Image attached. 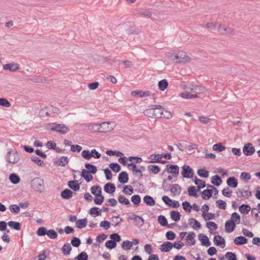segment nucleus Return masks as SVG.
<instances>
[{"label": "nucleus", "instance_id": "62", "mask_svg": "<svg viewBox=\"0 0 260 260\" xmlns=\"http://www.w3.org/2000/svg\"><path fill=\"white\" fill-rule=\"evenodd\" d=\"M105 246L107 248L113 249L116 246V243L112 240H108L106 242Z\"/></svg>", "mask_w": 260, "mask_h": 260}, {"label": "nucleus", "instance_id": "31", "mask_svg": "<svg viewBox=\"0 0 260 260\" xmlns=\"http://www.w3.org/2000/svg\"><path fill=\"white\" fill-rule=\"evenodd\" d=\"M196 235L193 232H190L188 236L186 237V240L188 243H190L191 245H194L196 243V240L194 239Z\"/></svg>", "mask_w": 260, "mask_h": 260}, {"label": "nucleus", "instance_id": "3", "mask_svg": "<svg viewBox=\"0 0 260 260\" xmlns=\"http://www.w3.org/2000/svg\"><path fill=\"white\" fill-rule=\"evenodd\" d=\"M190 58L186 53L183 51H179L175 56L173 59L176 63H186L189 61Z\"/></svg>", "mask_w": 260, "mask_h": 260}, {"label": "nucleus", "instance_id": "48", "mask_svg": "<svg viewBox=\"0 0 260 260\" xmlns=\"http://www.w3.org/2000/svg\"><path fill=\"white\" fill-rule=\"evenodd\" d=\"M121 247L123 249H131L132 247V242L128 240L124 241L121 244Z\"/></svg>", "mask_w": 260, "mask_h": 260}, {"label": "nucleus", "instance_id": "63", "mask_svg": "<svg viewBox=\"0 0 260 260\" xmlns=\"http://www.w3.org/2000/svg\"><path fill=\"white\" fill-rule=\"evenodd\" d=\"M0 105L9 108L11 106L10 102L6 99L0 98Z\"/></svg>", "mask_w": 260, "mask_h": 260}, {"label": "nucleus", "instance_id": "8", "mask_svg": "<svg viewBox=\"0 0 260 260\" xmlns=\"http://www.w3.org/2000/svg\"><path fill=\"white\" fill-rule=\"evenodd\" d=\"M255 152V148L250 143L246 144L243 148V152L246 156L252 155Z\"/></svg>", "mask_w": 260, "mask_h": 260}, {"label": "nucleus", "instance_id": "40", "mask_svg": "<svg viewBox=\"0 0 260 260\" xmlns=\"http://www.w3.org/2000/svg\"><path fill=\"white\" fill-rule=\"evenodd\" d=\"M69 162L68 158L67 156H61L58 161L57 162V164L58 166L64 167L66 166Z\"/></svg>", "mask_w": 260, "mask_h": 260}, {"label": "nucleus", "instance_id": "12", "mask_svg": "<svg viewBox=\"0 0 260 260\" xmlns=\"http://www.w3.org/2000/svg\"><path fill=\"white\" fill-rule=\"evenodd\" d=\"M214 243L217 246L223 248L225 246V240L221 236L219 235L215 236L213 240Z\"/></svg>", "mask_w": 260, "mask_h": 260}, {"label": "nucleus", "instance_id": "50", "mask_svg": "<svg viewBox=\"0 0 260 260\" xmlns=\"http://www.w3.org/2000/svg\"><path fill=\"white\" fill-rule=\"evenodd\" d=\"M9 208L11 212L13 214H16L20 212L19 206L16 204L10 205Z\"/></svg>", "mask_w": 260, "mask_h": 260}, {"label": "nucleus", "instance_id": "52", "mask_svg": "<svg viewBox=\"0 0 260 260\" xmlns=\"http://www.w3.org/2000/svg\"><path fill=\"white\" fill-rule=\"evenodd\" d=\"M82 156L86 159H89L93 154L91 153V151L90 152L89 150H83L81 153Z\"/></svg>", "mask_w": 260, "mask_h": 260}, {"label": "nucleus", "instance_id": "45", "mask_svg": "<svg viewBox=\"0 0 260 260\" xmlns=\"http://www.w3.org/2000/svg\"><path fill=\"white\" fill-rule=\"evenodd\" d=\"M31 160L36 163L39 166L43 167L45 165L44 161L37 156H31Z\"/></svg>", "mask_w": 260, "mask_h": 260}, {"label": "nucleus", "instance_id": "29", "mask_svg": "<svg viewBox=\"0 0 260 260\" xmlns=\"http://www.w3.org/2000/svg\"><path fill=\"white\" fill-rule=\"evenodd\" d=\"M87 223V220L86 218L80 219L76 221V226L79 229H82L85 228Z\"/></svg>", "mask_w": 260, "mask_h": 260}, {"label": "nucleus", "instance_id": "21", "mask_svg": "<svg viewBox=\"0 0 260 260\" xmlns=\"http://www.w3.org/2000/svg\"><path fill=\"white\" fill-rule=\"evenodd\" d=\"M129 219H134L136 224L139 226H142L144 223V219L135 214H133L132 217H129Z\"/></svg>", "mask_w": 260, "mask_h": 260}, {"label": "nucleus", "instance_id": "49", "mask_svg": "<svg viewBox=\"0 0 260 260\" xmlns=\"http://www.w3.org/2000/svg\"><path fill=\"white\" fill-rule=\"evenodd\" d=\"M122 192L126 194L131 195L133 192V187L130 185H126L122 190Z\"/></svg>", "mask_w": 260, "mask_h": 260}, {"label": "nucleus", "instance_id": "26", "mask_svg": "<svg viewBox=\"0 0 260 260\" xmlns=\"http://www.w3.org/2000/svg\"><path fill=\"white\" fill-rule=\"evenodd\" d=\"M247 242V239L243 236L237 237L234 239V243L236 245H241L244 244H246Z\"/></svg>", "mask_w": 260, "mask_h": 260}, {"label": "nucleus", "instance_id": "55", "mask_svg": "<svg viewBox=\"0 0 260 260\" xmlns=\"http://www.w3.org/2000/svg\"><path fill=\"white\" fill-rule=\"evenodd\" d=\"M81 244V241L79 238L74 237L71 240V244L75 247H78Z\"/></svg>", "mask_w": 260, "mask_h": 260}, {"label": "nucleus", "instance_id": "22", "mask_svg": "<svg viewBox=\"0 0 260 260\" xmlns=\"http://www.w3.org/2000/svg\"><path fill=\"white\" fill-rule=\"evenodd\" d=\"M228 185L232 188H236L238 185V181L234 177H230L226 180Z\"/></svg>", "mask_w": 260, "mask_h": 260}, {"label": "nucleus", "instance_id": "41", "mask_svg": "<svg viewBox=\"0 0 260 260\" xmlns=\"http://www.w3.org/2000/svg\"><path fill=\"white\" fill-rule=\"evenodd\" d=\"M88 255L85 251L81 252L74 258L75 260H88Z\"/></svg>", "mask_w": 260, "mask_h": 260}, {"label": "nucleus", "instance_id": "23", "mask_svg": "<svg viewBox=\"0 0 260 260\" xmlns=\"http://www.w3.org/2000/svg\"><path fill=\"white\" fill-rule=\"evenodd\" d=\"M90 172L86 169H83L82 171L81 175L87 182L91 181L93 179V176L90 174Z\"/></svg>", "mask_w": 260, "mask_h": 260}, {"label": "nucleus", "instance_id": "59", "mask_svg": "<svg viewBox=\"0 0 260 260\" xmlns=\"http://www.w3.org/2000/svg\"><path fill=\"white\" fill-rule=\"evenodd\" d=\"M216 206L221 209L224 210L226 207V203L221 200H217L216 202Z\"/></svg>", "mask_w": 260, "mask_h": 260}, {"label": "nucleus", "instance_id": "39", "mask_svg": "<svg viewBox=\"0 0 260 260\" xmlns=\"http://www.w3.org/2000/svg\"><path fill=\"white\" fill-rule=\"evenodd\" d=\"M180 96L183 99H190L192 98H197V96L196 94H192L188 91H185L180 93Z\"/></svg>", "mask_w": 260, "mask_h": 260}, {"label": "nucleus", "instance_id": "47", "mask_svg": "<svg viewBox=\"0 0 260 260\" xmlns=\"http://www.w3.org/2000/svg\"><path fill=\"white\" fill-rule=\"evenodd\" d=\"M158 222L161 225L164 226L168 225L167 219L164 215H159L158 217Z\"/></svg>", "mask_w": 260, "mask_h": 260}, {"label": "nucleus", "instance_id": "57", "mask_svg": "<svg viewBox=\"0 0 260 260\" xmlns=\"http://www.w3.org/2000/svg\"><path fill=\"white\" fill-rule=\"evenodd\" d=\"M101 210H99V208L98 207H92L89 210V214L90 215L95 214L96 216H99L101 215Z\"/></svg>", "mask_w": 260, "mask_h": 260}, {"label": "nucleus", "instance_id": "4", "mask_svg": "<svg viewBox=\"0 0 260 260\" xmlns=\"http://www.w3.org/2000/svg\"><path fill=\"white\" fill-rule=\"evenodd\" d=\"M20 159L19 154L15 151H9L6 155V159L10 163L16 164L19 161Z\"/></svg>", "mask_w": 260, "mask_h": 260}, {"label": "nucleus", "instance_id": "42", "mask_svg": "<svg viewBox=\"0 0 260 260\" xmlns=\"http://www.w3.org/2000/svg\"><path fill=\"white\" fill-rule=\"evenodd\" d=\"M85 167L86 169H87L88 171L90 172V173L94 174L97 172V168L96 166L91 165L88 163H86L85 165Z\"/></svg>", "mask_w": 260, "mask_h": 260}, {"label": "nucleus", "instance_id": "53", "mask_svg": "<svg viewBox=\"0 0 260 260\" xmlns=\"http://www.w3.org/2000/svg\"><path fill=\"white\" fill-rule=\"evenodd\" d=\"M230 220H233L235 223L239 224L240 221V215L236 212L233 213L232 214L231 219Z\"/></svg>", "mask_w": 260, "mask_h": 260}, {"label": "nucleus", "instance_id": "33", "mask_svg": "<svg viewBox=\"0 0 260 260\" xmlns=\"http://www.w3.org/2000/svg\"><path fill=\"white\" fill-rule=\"evenodd\" d=\"M211 179V183L216 186H219L222 182L221 179L217 175L212 176Z\"/></svg>", "mask_w": 260, "mask_h": 260}, {"label": "nucleus", "instance_id": "15", "mask_svg": "<svg viewBox=\"0 0 260 260\" xmlns=\"http://www.w3.org/2000/svg\"><path fill=\"white\" fill-rule=\"evenodd\" d=\"M4 70H8L10 71L14 72L19 68V65L17 63H11L6 64L3 66Z\"/></svg>", "mask_w": 260, "mask_h": 260}, {"label": "nucleus", "instance_id": "30", "mask_svg": "<svg viewBox=\"0 0 260 260\" xmlns=\"http://www.w3.org/2000/svg\"><path fill=\"white\" fill-rule=\"evenodd\" d=\"M8 225L15 230L19 231L21 229V223L19 222L10 221L8 222Z\"/></svg>", "mask_w": 260, "mask_h": 260}, {"label": "nucleus", "instance_id": "5", "mask_svg": "<svg viewBox=\"0 0 260 260\" xmlns=\"http://www.w3.org/2000/svg\"><path fill=\"white\" fill-rule=\"evenodd\" d=\"M206 184L205 182L203 181L202 185H198L197 189H196L195 186H189L188 187V195L189 196L193 197L194 198H198V195L197 193V191H200L201 188L205 187Z\"/></svg>", "mask_w": 260, "mask_h": 260}, {"label": "nucleus", "instance_id": "54", "mask_svg": "<svg viewBox=\"0 0 260 260\" xmlns=\"http://www.w3.org/2000/svg\"><path fill=\"white\" fill-rule=\"evenodd\" d=\"M47 236L52 239H54L57 238V234L56 232L53 230H49L47 232Z\"/></svg>", "mask_w": 260, "mask_h": 260}, {"label": "nucleus", "instance_id": "24", "mask_svg": "<svg viewBox=\"0 0 260 260\" xmlns=\"http://www.w3.org/2000/svg\"><path fill=\"white\" fill-rule=\"evenodd\" d=\"M91 192L95 197H98L102 194V188L100 186L94 185L90 188Z\"/></svg>", "mask_w": 260, "mask_h": 260}, {"label": "nucleus", "instance_id": "61", "mask_svg": "<svg viewBox=\"0 0 260 260\" xmlns=\"http://www.w3.org/2000/svg\"><path fill=\"white\" fill-rule=\"evenodd\" d=\"M132 202L135 205L139 204L141 202L140 196L138 194H135L131 198Z\"/></svg>", "mask_w": 260, "mask_h": 260}, {"label": "nucleus", "instance_id": "19", "mask_svg": "<svg viewBox=\"0 0 260 260\" xmlns=\"http://www.w3.org/2000/svg\"><path fill=\"white\" fill-rule=\"evenodd\" d=\"M128 180V176L126 172L123 171L118 175V181L121 183H126Z\"/></svg>", "mask_w": 260, "mask_h": 260}, {"label": "nucleus", "instance_id": "16", "mask_svg": "<svg viewBox=\"0 0 260 260\" xmlns=\"http://www.w3.org/2000/svg\"><path fill=\"white\" fill-rule=\"evenodd\" d=\"M181 187L178 184H175L172 185L170 188V191L173 196L179 195L181 193Z\"/></svg>", "mask_w": 260, "mask_h": 260}, {"label": "nucleus", "instance_id": "14", "mask_svg": "<svg viewBox=\"0 0 260 260\" xmlns=\"http://www.w3.org/2000/svg\"><path fill=\"white\" fill-rule=\"evenodd\" d=\"M173 247V244L170 242H164L160 247V250L164 252L169 251Z\"/></svg>", "mask_w": 260, "mask_h": 260}, {"label": "nucleus", "instance_id": "27", "mask_svg": "<svg viewBox=\"0 0 260 260\" xmlns=\"http://www.w3.org/2000/svg\"><path fill=\"white\" fill-rule=\"evenodd\" d=\"M143 201L145 203L150 206H153L155 204V201L153 198L148 195L144 197Z\"/></svg>", "mask_w": 260, "mask_h": 260}, {"label": "nucleus", "instance_id": "25", "mask_svg": "<svg viewBox=\"0 0 260 260\" xmlns=\"http://www.w3.org/2000/svg\"><path fill=\"white\" fill-rule=\"evenodd\" d=\"M60 196L63 199H69L72 197L73 192L69 189H65L61 192Z\"/></svg>", "mask_w": 260, "mask_h": 260}, {"label": "nucleus", "instance_id": "10", "mask_svg": "<svg viewBox=\"0 0 260 260\" xmlns=\"http://www.w3.org/2000/svg\"><path fill=\"white\" fill-rule=\"evenodd\" d=\"M154 110V118H161L163 115L164 108L160 105H151Z\"/></svg>", "mask_w": 260, "mask_h": 260}, {"label": "nucleus", "instance_id": "1", "mask_svg": "<svg viewBox=\"0 0 260 260\" xmlns=\"http://www.w3.org/2000/svg\"><path fill=\"white\" fill-rule=\"evenodd\" d=\"M31 187L36 191L42 192L44 189V181L40 177H36L31 181Z\"/></svg>", "mask_w": 260, "mask_h": 260}, {"label": "nucleus", "instance_id": "2", "mask_svg": "<svg viewBox=\"0 0 260 260\" xmlns=\"http://www.w3.org/2000/svg\"><path fill=\"white\" fill-rule=\"evenodd\" d=\"M114 124L112 122H104L101 124H96L95 130H99L100 133H108L112 131L114 127Z\"/></svg>", "mask_w": 260, "mask_h": 260}, {"label": "nucleus", "instance_id": "35", "mask_svg": "<svg viewBox=\"0 0 260 260\" xmlns=\"http://www.w3.org/2000/svg\"><path fill=\"white\" fill-rule=\"evenodd\" d=\"M158 86L160 90L164 91L168 86V82L167 80L162 79L158 82Z\"/></svg>", "mask_w": 260, "mask_h": 260}, {"label": "nucleus", "instance_id": "64", "mask_svg": "<svg viewBox=\"0 0 260 260\" xmlns=\"http://www.w3.org/2000/svg\"><path fill=\"white\" fill-rule=\"evenodd\" d=\"M225 256L228 260H237L236 254L231 252H228L225 254Z\"/></svg>", "mask_w": 260, "mask_h": 260}, {"label": "nucleus", "instance_id": "38", "mask_svg": "<svg viewBox=\"0 0 260 260\" xmlns=\"http://www.w3.org/2000/svg\"><path fill=\"white\" fill-rule=\"evenodd\" d=\"M171 217L172 220L177 221L180 220L181 215L180 213L177 211H172L170 213Z\"/></svg>", "mask_w": 260, "mask_h": 260}, {"label": "nucleus", "instance_id": "20", "mask_svg": "<svg viewBox=\"0 0 260 260\" xmlns=\"http://www.w3.org/2000/svg\"><path fill=\"white\" fill-rule=\"evenodd\" d=\"M137 14L139 15L150 18L152 16L151 13L148 10L144 8H139L137 10Z\"/></svg>", "mask_w": 260, "mask_h": 260}, {"label": "nucleus", "instance_id": "56", "mask_svg": "<svg viewBox=\"0 0 260 260\" xmlns=\"http://www.w3.org/2000/svg\"><path fill=\"white\" fill-rule=\"evenodd\" d=\"M197 173L201 177L207 178L209 176V172L204 169H199Z\"/></svg>", "mask_w": 260, "mask_h": 260}, {"label": "nucleus", "instance_id": "43", "mask_svg": "<svg viewBox=\"0 0 260 260\" xmlns=\"http://www.w3.org/2000/svg\"><path fill=\"white\" fill-rule=\"evenodd\" d=\"M9 179L10 181L14 184L18 183L20 181V178L18 176L14 173L10 175Z\"/></svg>", "mask_w": 260, "mask_h": 260}, {"label": "nucleus", "instance_id": "17", "mask_svg": "<svg viewBox=\"0 0 260 260\" xmlns=\"http://www.w3.org/2000/svg\"><path fill=\"white\" fill-rule=\"evenodd\" d=\"M199 239L201 241L202 244L204 246H209L211 245V243L209 240L208 237L202 234L199 235Z\"/></svg>", "mask_w": 260, "mask_h": 260}, {"label": "nucleus", "instance_id": "6", "mask_svg": "<svg viewBox=\"0 0 260 260\" xmlns=\"http://www.w3.org/2000/svg\"><path fill=\"white\" fill-rule=\"evenodd\" d=\"M50 130L56 131L61 134H66L69 131V128L64 124H56L52 126L50 128Z\"/></svg>", "mask_w": 260, "mask_h": 260}, {"label": "nucleus", "instance_id": "28", "mask_svg": "<svg viewBox=\"0 0 260 260\" xmlns=\"http://www.w3.org/2000/svg\"><path fill=\"white\" fill-rule=\"evenodd\" d=\"M71 250V246L70 244L68 243L64 244L63 247L61 248L62 253L65 255L70 254Z\"/></svg>", "mask_w": 260, "mask_h": 260}, {"label": "nucleus", "instance_id": "13", "mask_svg": "<svg viewBox=\"0 0 260 260\" xmlns=\"http://www.w3.org/2000/svg\"><path fill=\"white\" fill-rule=\"evenodd\" d=\"M236 227V223L233 220H227L225 223V231L227 233L232 232Z\"/></svg>", "mask_w": 260, "mask_h": 260}, {"label": "nucleus", "instance_id": "7", "mask_svg": "<svg viewBox=\"0 0 260 260\" xmlns=\"http://www.w3.org/2000/svg\"><path fill=\"white\" fill-rule=\"evenodd\" d=\"M182 168L181 174L184 178H191L193 177V170L189 166L184 165Z\"/></svg>", "mask_w": 260, "mask_h": 260}, {"label": "nucleus", "instance_id": "34", "mask_svg": "<svg viewBox=\"0 0 260 260\" xmlns=\"http://www.w3.org/2000/svg\"><path fill=\"white\" fill-rule=\"evenodd\" d=\"M202 197L204 200H208L212 194V190L211 189H205L202 192Z\"/></svg>", "mask_w": 260, "mask_h": 260}, {"label": "nucleus", "instance_id": "37", "mask_svg": "<svg viewBox=\"0 0 260 260\" xmlns=\"http://www.w3.org/2000/svg\"><path fill=\"white\" fill-rule=\"evenodd\" d=\"M148 170L150 173L156 174L160 171V168L158 166L151 165L148 167Z\"/></svg>", "mask_w": 260, "mask_h": 260}, {"label": "nucleus", "instance_id": "44", "mask_svg": "<svg viewBox=\"0 0 260 260\" xmlns=\"http://www.w3.org/2000/svg\"><path fill=\"white\" fill-rule=\"evenodd\" d=\"M118 200L121 204H124L125 205H128L130 204V202L128 199L126 198V197L123 195L119 196Z\"/></svg>", "mask_w": 260, "mask_h": 260}, {"label": "nucleus", "instance_id": "36", "mask_svg": "<svg viewBox=\"0 0 260 260\" xmlns=\"http://www.w3.org/2000/svg\"><path fill=\"white\" fill-rule=\"evenodd\" d=\"M251 210L250 206L245 204H242L239 207V211L242 214H248Z\"/></svg>", "mask_w": 260, "mask_h": 260}, {"label": "nucleus", "instance_id": "32", "mask_svg": "<svg viewBox=\"0 0 260 260\" xmlns=\"http://www.w3.org/2000/svg\"><path fill=\"white\" fill-rule=\"evenodd\" d=\"M77 181H70L68 182L69 187L74 191H77L80 189V184L76 183Z\"/></svg>", "mask_w": 260, "mask_h": 260}, {"label": "nucleus", "instance_id": "11", "mask_svg": "<svg viewBox=\"0 0 260 260\" xmlns=\"http://www.w3.org/2000/svg\"><path fill=\"white\" fill-rule=\"evenodd\" d=\"M187 89L191 91L192 94H196L197 98L200 96V94L203 92L204 90L202 87L197 85H191L188 86Z\"/></svg>", "mask_w": 260, "mask_h": 260}, {"label": "nucleus", "instance_id": "46", "mask_svg": "<svg viewBox=\"0 0 260 260\" xmlns=\"http://www.w3.org/2000/svg\"><path fill=\"white\" fill-rule=\"evenodd\" d=\"M226 147L220 143L215 144L213 146V149L217 152H221L225 149Z\"/></svg>", "mask_w": 260, "mask_h": 260}, {"label": "nucleus", "instance_id": "9", "mask_svg": "<svg viewBox=\"0 0 260 260\" xmlns=\"http://www.w3.org/2000/svg\"><path fill=\"white\" fill-rule=\"evenodd\" d=\"M168 173L172 174L174 177H177L179 172V168L177 165H167L166 169Z\"/></svg>", "mask_w": 260, "mask_h": 260}, {"label": "nucleus", "instance_id": "18", "mask_svg": "<svg viewBox=\"0 0 260 260\" xmlns=\"http://www.w3.org/2000/svg\"><path fill=\"white\" fill-rule=\"evenodd\" d=\"M104 189L106 192L108 193H112L115 191L116 188L114 184L107 183L105 185Z\"/></svg>", "mask_w": 260, "mask_h": 260}, {"label": "nucleus", "instance_id": "60", "mask_svg": "<svg viewBox=\"0 0 260 260\" xmlns=\"http://www.w3.org/2000/svg\"><path fill=\"white\" fill-rule=\"evenodd\" d=\"M47 229L44 226L40 227L37 231V233L38 236H43L47 234Z\"/></svg>", "mask_w": 260, "mask_h": 260}, {"label": "nucleus", "instance_id": "51", "mask_svg": "<svg viewBox=\"0 0 260 260\" xmlns=\"http://www.w3.org/2000/svg\"><path fill=\"white\" fill-rule=\"evenodd\" d=\"M109 167L114 172L116 173L119 172L121 169L120 166L116 162L110 164Z\"/></svg>", "mask_w": 260, "mask_h": 260}, {"label": "nucleus", "instance_id": "58", "mask_svg": "<svg viewBox=\"0 0 260 260\" xmlns=\"http://www.w3.org/2000/svg\"><path fill=\"white\" fill-rule=\"evenodd\" d=\"M202 216L205 220L214 219L215 217V214L212 213H204Z\"/></svg>", "mask_w": 260, "mask_h": 260}]
</instances>
